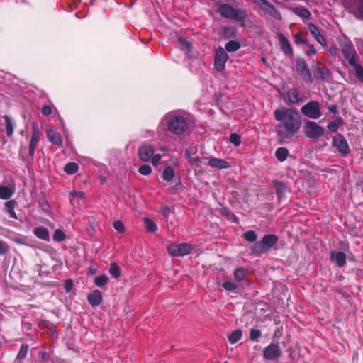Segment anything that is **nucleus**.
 <instances>
[{
	"label": "nucleus",
	"instance_id": "9",
	"mask_svg": "<svg viewBox=\"0 0 363 363\" xmlns=\"http://www.w3.org/2000/svg\"><path fill=\"white\" fill-rule=\"evenodd\" d=\"M172 257H180L189 255L192 250V246L188 243L172 244L167 248Z\"/></svg>",
	"mask_w": 363,
	"mask_h": 363
},
{
	"label": "nucleus",
	"instance_id": "7",
	"mask_svg": "<svg viewBox=\"0 0 363 363\" xmlns=\"http://www.w3.org/2000/svg\"><path fill=\"white\" fill-rule=\"evenodd\" d=\"M264 12V14L269 15L276 20H281V15L280 12L267 0H252Z\"/></svg>",
	"mask_w": 363,
	"mask_h": 363
},
{
	"label": "nucleus",
	"instance_id": "19",
	"mask_svg": "<svg viewBox=\"0 0 363 363\" xmlns=\"http://www.w3.org/2000/svg\"><path fill=\"white\" fill-rule=\"evenodd\" d=\"M314 77L320 81H325L330 79V70L325 67L315 66L313 67Z\"/></svg>",
	"mask_w": 363,
	"mask_h": 363
},
{
	"label": "nucleus",
	"instance_id": "20",
	"mask_svg": "<svg viewBox=\"0 0 363 363\" xmlns=\"http://www.w3.org/2000/svg\"><path fill=\"white\" fill-rule=\"evenodd\" d=\"M330 257V260L339 267H342L346 264V255L344 252L332 251Z\"/></svg>",
	"mask_w": 363,
	"mask_h": 363
},
{
	"label": "nucleus",
	"instance_id": "18",
	"mask_svg": "<svg viewBox=\"0 0 363 363\" xmlns=\"http://www.w3.org/2000/svg\"><path fill=\"white\" fill-rule=\"evenodd\" d=\"M308 29L313 38L318 42L322 46L325 47L327 42L325 38L321 35L319 28L313 23L308 24Z\"/></svg>",
	"mask_w": 363,
	"mask_h": 363
},
{
	"label": "nucleus",
	"instance_id": "35",
	"mask_svg": "<svg viewBox=\"0 0 363 363\" xmlns=\"http://www.w3.org/2000/svg\"><path fill=\"white\" fill-rule=\"evenodd\" d=\"M143 222H144L145 228L148 231L155 232L157 230L156 223L150 218L145 217L143 218Z\"/></svg>",
	"mask_w": 363,
	"mask_h": 363
},
{
	"label": "nucleus",
	"instance_id": "46",
	"mask_svg": "<svg viewBox=\"0 0 363 363\" xmlns=\"http://www.w3.org/2000/svg\"><path fill=\"white\" fill-rule=\"evenodd\" d=\"M138 172L143 175H149L152 172V168L148 164H143L140 167Z\"/></svg>",
	"mask_w": 363,
	"mask_h": 363
},
{
	"label": "nucleus",
	"instance_id": "30",
	"mask_svg": "<svg viewBox=\"0 0 363 363\" xmlns=\"http://www.w3.org/2000/svg\"><path fill=\"white\" fill-rule=\"evenodd\" d=\"M294 13L303 19H308L311 16L309 11L303 7H296L294 9Z\"/></svg>",
	"mask_w": 363,
	"mask_h": 363
},
{
	"label": "nucleus",
	"instance_id": "17",
	"mask_svg": "<svg viewBox=\"0 0 363 363\" xmlns=\"http://www.w3.org/2000/svg\"><path fill=\"white\" fill-rule=\"evenodd\" d=\"M46 135L48 140L52 144L57 146L62 145V138L60 133L53 128L48 127L46 129Z\"/></svg>",
	"mask_w": 363,
	"mask_h": 363
},
{
	"label": "nucleus",
	"instance_id": "21",
	"mask_svg": "<svg viewBox=\"0 0 363 363\" xmlns=\"http://www.w3.org/2000/svg\"><path fill=\"white\" fill-rule=\"evenodd\" d=\"M277 38H279L281 50L286 55H292L293 49L289 40L280 33L277 34Z\"/></svg>",
	"mask_w": 363,
	"mask_h": 363
},
{
	"label": "nucleus",
	"instance_id": "48",
	"mask_svg": "<svg viewBox=\"0 0 363 363\" xmlns=\"http://www.w3.org/2000/svg\"><path fill=\"white\" fill-rule=\"evenodd\" d=\"M230 141L235 145L238 146L241 143L240 136L237 133H233L230 135Z\"/></svg>",
	"mask_w": 363,
	"mask_h": 363
},
{
	"label": "nucleus",
	"instance_id": "32",
	"mask_svg": "<svg viewBox=\"0 0 363 363\" xmlns=\"http://www.w3.org/2000/svg\"><path fill=\"white\" fill-rule=\"evenodd\" d=\"M16 203L14 200H11L5 203V208L7 211V212L10 214V216L14 218H16V215L14 211V209L16 208Z\"/></svg>",
	"mask_w": 363,
	"mask_h": 363
},
{
	"label": "nucleus",
	"instance_id": "63",
	"mask_svg": "<svg viewBox=\"0 0 363 363\" xmlns=\"http://www.w3.org/2000/svg\"><path fill=\"white\" fill-rule=\"evenodd\" d=\"M337 49L335 48H332L330 49V52L331 55H335Z\"/></svg>",
	"mask_w": 363,
	"mask_h": 363
},
{
	"label": "nucleus",
	"instance_id": "2",
	"mask_svg": "<svg viewBox=\"0 0 363 363\" xmlns=\"http://www.w3.org/2000/svg\"><path fill=\"white\" fill-rule=\"evenodd\" d=\"M341 53L343 55L342 62H346L349 65L353 67L356 77L363 82V67L359 64V57L350 40L340 43Z\"/></svg>",
	"mask_w": 363,
	"mask_h": 363
},
{
	"label": "nucleus",
	"instance_id": "29",
	"mask_svg": "<svg viewBox=\"0 0 363 363\" xmlns=\"http://www.w3.org/2000/svg\"><path fill=\"white\" fill-rule=\"evenodd\" d=\"M342 123V119L339 117L330 122L327 127L330 131L336 132Z\"/></svg>",
	"mask_w": 363,
	"mask_h": 363
},
{
	"label": "nucleus",
	"instance_id": "28",
	"mask_svg": "<svg viewBox=\"0 0 363 363\" xmlns=\"http://www.w3.org/2000/svg\"><path fill=\"white\" fill-rule=\"evenodd\" d=\"M289 152L288 149L285 147H279L276 150L275 156L277 159L280 162H284L286 160Z\"/></svg>",
	"mask_w": 363,
	"mask_h": 363
},
{
	"label": "nucleus",
	"instance_id": "26",
	"mask_svg": "<svg viewBox=\"0 0 363 363\" xmlns=\"http://www.w3.org/2000/svg\"><path fill=\"white\" fill-rule=\"evenodd\" d=\"M34 234L40 239L49 241L50 235L47 228L44 227H38L34 230Z\"/></svg>",
	"mask_w": 363,
	"mask_h": 363
},
{
	"label": "nucleus",
	"instance_id": "8",
	"mask_svg": "<svg viewBox=\"0 0 363 363\" xmlns=\"http://www.w3.org/2000/svg\"><path fill=\"white\" fill-rule=\"evenodd\" d=\"M304 134L311 139H317L324 134V129L315 122L307 121L303 127Z\"/></svg>",
	"mask_w": 363,
	"mask_h": 363
},
{
	"label": "nucleus",
	"instance_id": "42",
	"mask_svg": "<svg viewBox=\"0 0 363 363\" xmlns=\"http://www.w3.org/2000/svg\"><path fill=\"white\" fill-rule=\"evenodd\" d=\"M65 234L60 229H57L53 235V240L56 242H62L65 240Z\"/></svg>",
	"mask_w": 363,
	"mask_h": 363
},
{
	"label": "nucleus",
	"instance_id": "41",
	"mask_svg": "<svg viewBox=\"0 0 363 363\" xmlns=\"http://www.w3.org/2000/svg\"><path fill=\"white\" fill-rule=\"evenodd\" d=\"M222 286L226 291H236L238 289V284L230 281H224Z\"/></svg>",
	"mask_w": 363,
	"mask_h": 363
},
{
	"label": "nucleus",
	"instance_id": "64",
	"mask_svg": "<svg viewBox=\"0 0 363 363\" xmlns=\"http://www.w3.org/2000/svg\"><path fill=\"white\" fill-rule=\"evenodd\" d=\"M42 359H46L45 354L44 352L42 353Z\"/></svg>",
	"mask_w": 363,
	"mask_h": 363
},
{
	"label": "nucleus",
	"instance_id": "45",
	"mask_svg": "<svg viewBox=\"0 0 363 363\" xmlns=\"http://www.w3.org/2000/svg\"><path fill=\"white\" fill-rule=\"evenodd\" d=\"M234 277L238 281H242L245 277V269L242 267L236 269L234 272Z\"/></svg>",
	"mask_w": 363,
	"mask_h": 363
},
{
	"label": "nucleus",
	"instance_id": "55",
	"mask_svg": "<svg viewBox=\"0 0 363 363\" xmlns=\"http://www.w3.org/2000/svg\"><path fill=\"white\" fill-rule=\"evenodd\" d=\"M306 45L308 46V49L306 51V54L307 55H315L317 52L314 46L308 43Z\"/></svg>",
	"mask_w": 363,
	"mask_h": 363
},
{
	"label": "nucleus",
	"instance_id": "59",
	"mask_svg": "<svg viewBox=\"0 0 363 363\" xmlns=\"http://www.w3.org/2000/svg\"><path fill=\"white\" fill-rule=\"evenodd\" d=\"M340 249L347 251L349 250V244L347 242H340Z\"/></svg>",
	"mask_w": 363,
	"mask_h": 363
},
{
	"label": "nucleus",
	"instance_id": "40",
	"mask_svg": "<svg viewBox=\"0 0 363 363\" xmlns=\"http://www.w3.org/2000/svg\"><path fill=\"white\" fill-rule=\"evenodd\" d=\"M239 48L240 44L236 41L231 40L227 43L225 45V50L228 52H235L238 50Z\"/></svg>",
	"mask_w": 363,
	"mask_h": 363
},
{
	"label": "nucleus",
	"instance_id": "49",
	"mask_svg": "<svg viewBox=\"0 0 363 363\" xmlns=\"http://www.w3.org/2000/svg\"><path fill=\"white\" fill-rule=\"evenodd\" d=\"M261 335V331L257 329L252 328L250 331V338L251 340L255 341Z\"/></svg>",
	"mask_w": 363,
	"mask_h": 363
},
{
	"label": "nucleus",
	"instance_id": "25",
	"mask_svg": "<svg viewBox=\"0 0 363 363\" xmlns=\"http://www.w3.org/2000/svg\"><path fill=\"white\" fill-rule=\"evenodd\" d=\"M274 186L276 189V194L279 198V199H282L284 196L285 192H286V186L285 184L278 180H274L273 182Z\"/></svg>",
	"mask_w": 363,
	"mask_h": 363
},
{
	"label": "nucleus",
	"instance_id": "43",
	"mask_svg": "<svg viewBox=\"0 0 363 363\" xmlns=\"http://www.w3.org/2000/svg\"><path fill=\"white\" fill-rule=\"evenodd\" d=\"M244 238L250 242H255L257 238V235L253 230H248L244 233Z\"/></svg>",
	"mask_w": 363,
	"mask_h": 363
},
{
	"label": "nucleus",
	"instance_id": "15",
	"mask_svg": "<svg viewBox=\"0 0 363 363\" xmlns=\"http://www.w3.org/2000/svg\"><path fill=\"white\" fill-rule=\"evenodd\" d=\"M33 130L29 145V155L30 156H33L34 155L35 150L41 136V132L40 131L36 123H34L33 124Z\"/></svg>",
	"mask_w": 363,
	"mask_h": 363
},
{
	"label": "nucleus",
	"instance_id": "39",
	"mask_svg": "<svg viewBox=\"0 0 363 363\" xmlns=\"http://www.w3.org/2000/svg\"><path fill=\"white\" fill-rule=\"evenodd\" d=\"M109 273L114 278H118L121 276L120 267L116 263H112L109 269Z\"/></svg>",
	"mask_w": 363,
	"mask_h": 363
},
{
	"label": "nucleus",
	"instance_id": "11",
	"mask_svg": "<svg viewBox=\"0 0 363 363\" xmlns=\"http://www.w3.org/2000/svg\"><path fill=\"white\" fill-rule=\"evenodd\" d=\"M281 350L277 344L272 343L263 350V357L267 360H275L281 356Z\"/></svg>",
	"mask_w": 363,
	"mask_h": 363
},
{
	"label": "nucleus",
	"instance_id": "31",
	"mask_svg": "<svg viewBox=\"0 0 363 363\" xmlns=\"http://www.w3.org/2000/svg\"><path fill=\"white\" fill-rule=\"evenodd\" d=\"M4 118L6 126V133L9 137H11L13 133V122L10 117L8 116H5Z\"/></svg>",
	"mask_w": 363,
	"mask_h": 363
},
{
	"label": "nucleus",
	"instance_id": "27",
	"mask_svg": "<svg viewBox=\"0 0 363 363\" xmlns=\"http://www.w3.org/2000/svg\"><path fill=\"white\" fill-rule=\"evenodd\" d=\"M13 193V189L6 186L0 185V199L7 200L12 196Z\"/></svg>",
	"mask_w": 363,
	"mask_h": 363
},
{
	"label": "nucleus",
	"instance_id": "56",
	"mask_svg": "<svg viewBox=\"0 0 363 363\" xmlns=\"http://www.w3.org/2000/svg\"><path fill=\"white\" fill-rule=\"evenodd\" d=\"M235 33V28L233 27H228L224 29V35L225 37H230Z\"/></svg>",
	"mask_w": 363,
	"mask_h": 363
},
{
	"label": "nucleus",
	"instance_id": "60",
	"mask_svg": "<svg viewBox=\"0 0 363 363\" xmlns=\"http://www.w3.org/2000/svg\"><path fill=\"white\" fill-rule=\"evenodd\" d=\"M328 110H329L330 112H332V113H335V114L337 113V106H336V105L329 106L328 107Z\"/></svg>",
	"mask_w": 363,
	"mask_h": 363
},
{
	"label": "nucleus",
	"instance_id": "23",
	"mask_svg": "<svg viewBox=\"0 0 363 363\" xmlns=\"http://www.w3.org/2000/svg\"><path fill=\"white\" fill-rule=\"evenodd\" d=\"M89 303L93 306H98L102 301V295L99 290H94L87 296Z\"/></svg>",
	"mask_w": 363,
	"mask_h": 363
},
{
	"label": "nucleus",
	"instance_id": "57",
	"mask_svg": "<svg viewBox=\"0 0 363 363\" xmlns=\"http://www.w3.org/2000/svg\"><path fill=\"white\" fill-rule=\"evenodd\" d=\"M190 162L192 164H195L196 166L199 167L201 165V161L199 157H194L191 158Z\"/></svg>",
	"mask_w": 363,
	"mask_h": 363
},
{
	"label": "nucleus",
	"instance_id": "12",
	"mask_svg": "<svg viewBox=\"0 0 363 363\" xmlns=\"http://www.w3.org/2000/svg\"><path fill=\"white\" fill-rule=\"evenodd\" d=\"M228 59V55L224 49L220 47L216 52L214 60V66L217 71L221 72L224 70L225 62Z\"/></svg>",
	"mask_w": 363,
	"mask_h": 363
},
{
	"label": "nucleus",
	"instance_id": "51",
	"mask_svg": "<svg viewBox=\"0 0 363 363\" xmlns=\"http://www.w3.org/2000/svg\"><path fill=\"white\" fill-rule=\"evenodd\" d=\"M113 227L119 233H124L125 232L124 225L120 220L115 221L113 223Z\"/></svg>",
	"mask_w": 363,
	"mask_h": 363
},
{
	"label": "nucleus",
	"instance_id": "34",
	"mask_svg": "<svg viewBox=\"0 0 363 363\" xmlns=\"http://www.w3.org/2000/svg\"><path fill=\"white\" fill-rule=\"evenodd\" d=\"M174 177V169L170 166L166 167L162 174L163 179H164L165 181H167V182H170L173 179Z\"/></svg>",
	"mask_w": 363,
	"mask_h": 363
},
{
	"label": "nucleus",
	"instance_id": "4",
	"mask_svg": "<svg viewBox=\"0 0 363 363\" xmlns=\"http://www.w3.org/2000/svg\"><path fill=\"white\" fill-rule=\"evenodd\" d=\"M168 130L175 135H182L185 133L188 128V124L186 118L177 113H171L165 118Z\"/></svg>",
	"mask_w": 363,
	"mask_h": 363
},
{
	"label": "nucleus",
	"instance_id": "6",
	"mask_svg": "<svg viewBox=\"0 0 363 363\" xmlns=\"http://www.w3.org/2000/svg\"><path fill=\"white\" fill-rule=\"evenodd\" d=\"M301 113L312 119H318L321 116V111L319 103L315 101H311L302 106Z\"/></svg>",
	"mask_w": 363,
	"mask_h": 363
},
{
	"label": "nucleus",
	"instance_id": "5",
	"mask_svg": "<svg viewBox=\"0 0 363 363\" xmlns=\"http://www.w3.org/2000/svg\"><path fill=\"white\" fill-rule=\"evenodd\" d=\"M278 237L274 234H268L263 236L259 242H256L251 247L253 254L261 255L268 252L278 242Z\"/></svg>",
	"mask_w": 363,
	"mask_h": 363
},
{
	"label": "nucleus",
	"instance_id": "3",
	"mask_svg": "<svg viewBox=\"0 0 363 363\" xmlns=\"http://www.w3.org/2000/svg\"><path fill=\"white\" fill-rule=\"evenodd\" d=\"M218 13L225 18L241 23L242 26L247 18V13L245 9L234 8L227 4H221Z\"/></svg>",
	"mask_w": 363,
	"mask_h": 363
},
{
	"label": "nucleus",
	"instance_id": "1",
	"mask_svg": "<svg viewBox=\"0 0 363 363\" xmlns=\"http://www.w3.org/2000/svg\"><path fill=\"white\" fill-rule=\"evenodd\" d=\"M274 117L279 122L275 127L276 133L282 140L291 139L299 132L302 121L298 110L286 107L277 108Z\"/></svg>",
	"mask_w": 363,
	"mask_h": 363
},
{
	"label": "nucleus",
	"instance_id": "13",
	"mask_svg": "<svg viewBox=\"0 0 363 363\" xmlns=\"http://www.w3.org/2000/svg\"><path fill=\"white\" fill-rule=\"evenodd\" d=\"M296 70L301 77L307 82H312L313 78L307 63L303 59L296 60Z\"/></svg>",
	"mask_w": 363,
	"mask_h": 363
},
{
	"label": "nucleus",
	"instance_id": "37",
	"mask_svg": "<svg viewBox=\"0 0 363 363\" xmlns=\"http://www.w3.org/2000/svg\"><path fill=\"white\" fill-rule=\"evenodd\" d=\"M108 281V277L106 275H100L94 279V284L99 287H103Z\"/></svg>",
	"mask_w": 363,
	"mask_h": 363
},
{
	"label": "nucleus",
	"instance_id": "61",
	"mask_svg": "<svg viewBox=\"0 0 363 363\" xmlns=\"http://www.w3.org/2000/svg\"><path fill=\"white\" fill-rule=\"evenodd\" d=\"M73 195L76 197L83 198L84 194L82 191H74Z\"/></svg>",
	"mask_w": 363,
	"mask_h": 363
},
{
	"label": "nucleus",
	"instance_id": "10",
	"mask_svg": "<svg viewBox=\"0 0 363 363\" xmlns=\"http://www.w3.org/2000/svg\"><path fill=\"white\" fill-rule=\"evenodd\" d=\"M344 4L357 19H363V0H344Z\"/></svg>",
	"mask_w": 363,
	"mask_h": 363
},
{
	"label": "nucleus",
	"instance_id": "47",
	"mask_svg": "<svg viewBox=\"0 0 363 363\" xmlns=\"http://www.w3.org/2000/svg\"><path fill=\"white\" fill-rule=\"evenodd\" d=\"M303 33L298 32L296 35H294V41L296 44H308V40L302 38Z\"/></svg>",
	"mask_w": 363,
	"mask_h": 363
},
{
	"label": "nucleus",
	"instance_id": "50",
	"mask_svg": "<svg viewBox=\"0 0 363 363\" xmlns=\"http://www.w3.org/2000/svg\"><path fill=\"white\" fill-rule=\"evenodd\" d=\"M221 213L223 215L225 216L230 220L235 219V216L233 213H232L228 208H223L221 209Z\"/></svg>",
	"mask_w": 363,
	"mask_h": 363
},
{
	"label": "nucleus",
	"instance_id": "14",
	"mask_svg": "<svg viewBox=\"0 0 363 363\" xmlns=\"http://www.w3.org/2000/svg\"><path fill=\"white\" fill-rule=\"evenodd\" d=\"M333 144L342 155L345 156L349 153L348 143L341 134H337L333 138Z\"/></svg>",
	"mask_w": 363,
	"mask_h": 363
},
{
	"label": "nucleus",
	"instance_id": "54",
	"mask_svg": "<svg viewBox=\"0 0 363 363\" xmlns=\"http://www.w3.org/2000/svg\"><path fill=\"white\" fill-rule=\"evenodd\" d=\"M161 160V155L160 154H155L152 156L150 161L152 165L156 166Z\"/></svg>",
	"mask_w": 363,
	"mask_h": 363
},
{
	"label": "nucleus",
	"instance_id": "52",
	"mask_svg": "<svg viewBox=\"0 0 363 363\" xmlns=\"http://www.w3.org/2000/svg\"><path fill=\"white\" fill-rule=\"evenodd\" d=\"M42 113L45 116H48L52 113V108L49 105H45L42 108Z\"/></svg>",
	"mask_w": 363,
	"mask_h": 363
},
{
	"label": "nucleus",
	"instance_id": "62",
	"mask_svg": "<svg viewBox=\"0 0 363 363\" xmlns=\"http://www.w3.org/2000/svg\"><path fill=\"white\" fill-rule=\"evenodd\" d=\"M88 272H89V274L90 275H93V274H95L96 273V270L95 269H94V268H89Z\"/></svg>",
	"mask_w": 363,
	"mask_h": 363
},
{
	"label": "nucleus",
	"instance_id": "53",
	"mask_svg": "<svg viewBox=\"0 0 363 363\" xmlns=\"http://www.w3.org/2000/svg\"><path fill=\"white\" fill-rule=\"evenodd\" d=\"M9 251V246L8 245L0 240V256L4 255Z\"/></svg>",
	"mask_w": 363,
	"mask_h": 363
},
{
	"label": "nucleus",
	"instance_id": "16",
	"mask_svg": "<svg viewBox=\"0 0 363 363\" xmlns=\"http://www.w3.org/2000/svg\"><path fill=\"white\" fill-rule=\"evenodd\" d=\"M154 154V148L151 145L143 144L138 148V155L143 162H148Z\"/></svg>",
	"mask_w": 363,
	"mask_h": 363
},
{
	"label": "nucleus",
	"instance_id": "36",
	"mask_svg": "<svg viewBox=\"0 0 363 363\" xmlns=\"http://www.w3.org/2000/svg\"><path fill=\"white\" fill-rule=\"evenodd\" d=\"M78 164L74 162H69L64 167L65 172L68 174H74L78 171Z\"/></svg>",
	"mask_w": 363,
	"mask_h": 363
},
{
	"label": "nucleus",
	"instance_id": "24",
	"mask_svg": "<svg viewBox=\"0 0 363 363\" xmlns=\"http://www.w3.org/2000/svg\"><path fill=\"white\" fill-rule=\"evenodd\" d=\"M291 104H298L300 101V97L298 91L295 88L289 89L286 93V99Z\"/></svg>",
	"mask_w": 363,
	"mask_h": 363
},
{
	"label": "nucleus",
	"instance_id": "44",
	"mask_svg": "<svg viewBox=\"0 0 363 363\" xmlns=\"http://www.w3.org/2000/svg\"><path fill=\"white\" fill-rule=\"evenodd\" d=\"M28 352V346L22 345L20 348V350L18 352L16 359L18 360L23 359L26 357Z\"/></svg>",
	"mask_w": 363,
	"mask_h": 363
},
{
	"label": "nucleus",
	"instance_id": "38",
	"mask_svg": "<svg viewBox=\"0 0 363 363\" xmlns=\"http://www.w3.org/2000/svg\"><path fill=\"white\" fill-rule=\"evenodd\" d=\"M178 43L181 48L186 52H189L191 50V44L184 38L179 37L178 38Z\"/></svg>",
	"mask_w": 363,
	"mask_h": 363
},
{
	"label": "nucleus",
	"instance_id": "33",
	"mask_svg": "<svg viewBox=\"0 0 363 363\" xmlns=\"http://www.w3.org/2000/svg\"><path fill=\"white\" fill-rule=\"evenodd\" d=\"M241 337L242 331L240 330H236L228 335V339L231 344H235L238 342Z\"/></svg>",
	"mask_w": 363,
	"mask_h": 363
},
{
	"label": "nucleus",
	"instance_id": "58",
	"mask_svg": "<svg viewBox=\"0 0 363 363\" xmlns=\"http://www.w3.org/2000/svg\"><path fill=\"white\" fill-rule=\"evenodd\" d=\"M72 286H73V284H72V281L69 280V281H66L65 288L67 292H69L72 290Z\"/></svg>",
	"mask_w": 363,
	"mask_h": 363
},
{
	"label": "nucleus",
	"instance_id": "22",
	"mask_svg": "<svg viewBox=\"0 0 363 363\" xmlns=\"http://www.w3.org/2000/svg\"><path fill=\"white\" fill-rule=\"evenodd\" d=\"M208 164L213 168L221 169H227L230 167V164L228 162L216 157H211L208 160Z\"/></svg>",
	"mask_w": 363,
	"mask_h": 363
}]
</instances>
